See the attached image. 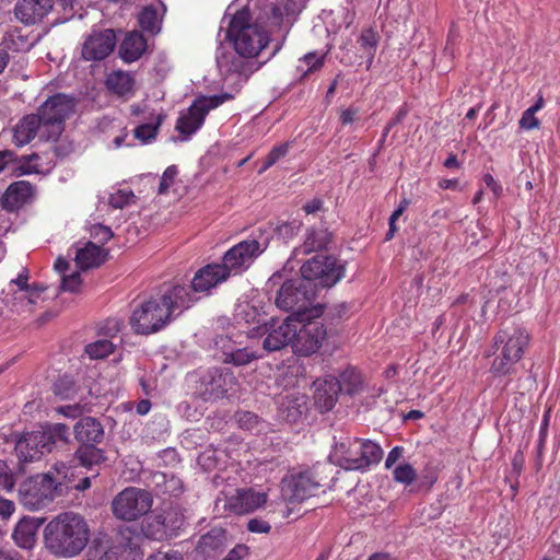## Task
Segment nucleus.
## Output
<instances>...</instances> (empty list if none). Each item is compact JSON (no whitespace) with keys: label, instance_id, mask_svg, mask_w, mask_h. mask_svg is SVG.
Here are the masks:
<instances>
[{"label":"nucleus","instance_id":"nucleus-1","mask_svg":"<svg viewBox=\"0 0 560 560\" xmlns=\"http://www.w3.org/2000/svg\"><path fill=\"white\" fill-rule=\"evenodd\" d=\"M302 279L285 281L276 298V305L290 312L294 320L319 318L323 307L315 305L318 288H330L345 276V266L334 256L317 255L305 261L301 269Z\"/></svg>","mask_w":560,"mask_h":560},{"label":"nucleus","instance_id":"nucleus-2","mask_svg":"<svg viewBox=\"0 0 560 560\" xmlns=\"http://www.w3.org/2000/svg\"><path fill=\"white\" fill-rule=\"evenodd\" d=\"M196 301L186 285H172L136 305L129 318L130 327L137 335L155 334Z\"/></svg>","mask_w":560,"mask_h":560},{"label":"nucleus","instance_id":"nucleus-3","mask_svg":"<svg viewBox=\"0 0 560 560\" xmlns=\"http://www.w3.org/2000/svg\"><path fill=\"white\" fill-rule=\"evenodd\" d=\"M89 540V524L74 512L58 514L44 528L45 548L56 557H75L84 550Z\"/></svg>","mask_w":560,"mask_h":560},{"label":"nucleus","instance_id":"nucleus-4","mask_svg":"<svg viewBox=\"0 0 560 560\" xmlns=\"http://www.w3.org/2000/svg\"><path fill=\"white\" fill-rule=\"evenodd\" d=\"M530 341L529 332L521 326L500 329L492 338L494 351L490 373L494 377L512 375L516 372V364L523 359ZM490 357L491 353H486Z\"/></svg>","mask_w":560,"mask_h":560},{"label":"nucleus","instance_id":"nucleus-5","mask_svg":"<svg viewBox=\"0 0 560 560\" xmlns=\"http://www.w3.org/2000/svg\"><path fill=\"white\" fill-rule=\"evenodd\" d=\"M69 427L48 423L40 430L24 433L15 443V453L21 464L34 463L49 454L58 443L67 444Z\"/></svg>","mask_w":560,"mask_h":560},{"label":"nucleus","instance_id":"nucleus-6","mask_svg":"<svg viewBox=\"0 0 560 560\" xmlns=\"http://www.w3.org/2000/svg\"><path fill=\"white\" fill-rule=\"evenodd\" d=\"M248 10L237 11L230 20L226 32L235 51L244 58H254L268 45L269 34L258 23H250Z\"/></svg>","mask_w":560,"mask_h":560},{"label":"nucleus","instance_id":"nucleus-7","mask_svg":"<svg viewBox=\"0 0 560 560\" xmlns=\"http://www.w3.org/2000/svg\"><path fill=\"white\" fill-rule=\"evenodd\" d=\"M332 457L346 470H366L381 462L383 450L371 440L347 439L336 443Z\"/></svg>","mask_w":560,"mask_h":560},{"label":"nucleus","instance_id":"nucleus-8","mask_svg":"<svg viewBox=\"0 0 560 560\" xmlns=\"http://www.w3.org/2000/svg\"><path fill=\"white\" fill-rule=\"evenodd\" d=\"M62 492V482L51 471L38 474L23 481L19 489L21 504L30 511L47 508Z\"/></svg>","mask_w":560,"mask_h":560},{"label":"nucleus","instance_id":"nucleus-9","mask_svg":"<svg viewBox=\"0 0 560 560\" xmlns=\"http://www.w3.org/2000/svg\"><path fill=\"white\" fill-rule=\"evenodd\" d=\"M233 98L234 95L231 93L197 96L190 106L179 114L176 120V130L186 138L190 137L203 126L205 119L210 110L218 108Z\"/></svg>","mask_w":560,"mask_h":560},{"label":"nucleus","instance_id":"nucleus-10","mask_svg":"<svg viewBox=\"0 0 560 560\" xmlns=\"http://www.w3.org/2000/svg\"><path fill=\"white\" fill-rule=\"evenodd\" d=\"M153 497L150 491L137 487L121 490L112 502V511L116 518L132 522L147 515L152 509Z\"/></svg>","mask_w":560,"mask_h":560},{"label":"nucleus","instance_id":"nucleus-11","mask_svg":"<svg viewBox=\"0 0 560 560\" xmlns=\"http://www.w3.org/2000/svg\"><path fill=\"white\" fill-rule=\"evenodd\" d=\"M74 109L72 98L56 94L49 97L38 108V117L47 131H44L45 139L56 141L65 130V120Z\"/></svg>","mask_w":560,"mask_h":560},{"label":"nucleus","instance_id":"nucleus-12","mask_svg":"<svg viewBox=\"0 0 560 560\" xmlns=\"http://www.w3.org/2000/svg\"><path fill=\"white\" fill-rule=\"evenodd\" d=\"M326 338L327 329L318 318H305L296 323L292 350L298 355L310 357L318 352Z\"/></svg>","mask_w":560,"mask_h":560},{"label":"nucleus","instance_id":"nucleus-13","mask_svg":"<svg viewBox=\"0 0 560 560\" xmlns=\"http://www.w3.org/2000/svg\"><path fill=\"white\" fill-rule=\"evenodd\" d=\"M320 487V482L310 470L291 472L281 481V494L289 503H300L316 495Z\"/></svg>","mask_w":560,"mask_h":560},{"label":"nucleus","instance_id":"nucleus-14","mask_svg":"<svg viewBox=\"0 0 560 560\" xmlns=\"http://www.w3.org/2000/svg\"><path fill=\"white\" fill-rule=\"evenodd\" d=\"M265 248L266 246L261 247V244L256 240L242 241L224 254L220 265L228 271L229 277L238 275L246 270Z\"/></svg>","mask_w":560,"mask_h":560},{"label":"nucleus","instance_id":"nucleus-15","mask_svg":"<svg viewBox=\"0 0 560 560\" xmlns=\"http://www.w3.org/2000/svg\"><path fill=\"white\" fill-rule=\"evenodd\" d=\"M296 320L292 316L285 319L271 318L262 327L261 335H265L262 347L266 351H278L293 343L296 334Z\"/></svg>","mask_w":560,"mask_h":560},{"label":"nucleus","instance_id":"nucleus-16","mask_svg":"<svg viewBox=\"0 0 560 560\" xmlns=\"http://www.w3.org/2000/svg\"><path fill=\"white\" fill-rule=\"evenodd\" d=\"M235 382L233 373L211 369L200 380L199 394L206 401L217 400L222 398Z\"/></svg>","mask_w":560,"mask_h":560},{"label":"nucleus","instance_id":"nucleus-17","mask_svg":"<svg viewBox=\"0 0 560 560\" xmlns=\"http://www.w3.org/2000/svg\"><path fill=\"white\" fill-rule=\"evenodd\" d=\"M116 46V35L113 30L93 32L82 45L81 55L86 61H101L108 57Z\"/></svg>","mask_w":560,"mask_h":560},{"label":"nucleus","instance_id":"nucleus-18","mask_svg":"<svg viewBox=\"0 0 560 560\" xmlns=\"http://www.w3.org/2000/svg\"><path fill=\"white\" fill-rule=\"evenodd\" d=\"M229 278L228 271L220 264H208L196 271L190 287L187 288L195 293H210Z\"/></svg>","mask_w":560,"mask_h":560},{"label":"nucleus","instance_id":"nucleus-19","mask_svg":"<svg viewBox=\"0 0 560 560\" xmlns=\"http://www.w3.org/2000/svg\"><path fill=\"white\" fill-rule=\"evenodd\" d=\"M35 187L27 180H18L8 186L0 205L8 212H15L33 201Z\"/></svg>","mask_w":560,"mask_h":560},{"label":"nucleus","instance_id":"nucleus-20","mask_svg":"<svg viewBox=\"0 0 560 560\" xmlns=\"http://www.w3.org/2000/svg\"><path fill=\"white\" fill-rule=\"evenodd\" d=\"M267 501L265 492L253 489H240L234 495L228 498L225 508L234 514H247L262 506Z\"/></svg>","mask_w":560,"mask_h":560},{"label":"nucleus","instance_id":"nucleus-21","mask_svg":"<svg viewBox=\"0 0 560 560\" xmlns=\"http://www.w3.org/2000/svg\"><path fill=\"white\" fill-rule=\"evenodd\" d=\"M54 8V0H19L14 14L25 25L42 21Z\"/></svg>","mask_w":560,"mask_h":560},{"label":"nucleus","instance_id":"nucleus-22","mask_svg":"<svg viewBox=\"0 0 560 560\" xmlns=\"http://www.w3.org/2000/svg\"><path fill=\"white\" fill-rule=\"evenodd\" d=\"M314 399L320 411L331 410L337 402L338 395L341 393L337 377L327 375L323 378H317L314 382Z\"/></svg>","mask_w":560,"mask_h":560},{"label":"nucleus","instance_id":"nucleus-23","mask_svg":"<svg viewBox=\"0 0 560 560\" xmlns=\"http://www.w3.org/2000/svg\"><path fill=\"white\" fill-rule=\"evenodd\" d=\"M44 128L40 117L37 114L24 116L13 129V142L18 147H23L30 143L40 132V138L45 139Z\"/></svg>","mask_w":560,"mask_h":560},{"label":"nucleus","instance_id":"nucleus-24","mask_svg":"<svg viewBox=\"0 0 560 560\" xmlns=\"http://www.w3.org/2000/svg\"><path fill=\"white\" fill-rule=\"evenodd\" d=\"M74 438L81 445L98 444L104 438L101 422L93 417H84L73 427Z\"/></svg>","mask_w":560,"mask_h":560},{"label":"nucleus","instance_id":"nucleus-25","mask_svg":"<svg viewBox=\"0 0 560 560\" xmlns=\"http://www.w3.org/2000/svg\"><path fill=\"white\" fill-rule=\"evenodd\" d=\"M226 541V530L214 527L200 537L196 550L205 557H214L224 550Z\"/></svg>","mask_w":560,"mask_h":560},{"label":"nucleus","instance_id":"nucleus-26","mask_svg":"<svg viewBox=\"0 0 560 560\" xmlns=\"http://www.w3.org/2000/svg\"><path fill=\"white\" fill-rule=\"evenodd\" d=\"M148 47L145 37L137 31L128 33L119 47L120 58L127 62H133L141 58Z\"/></svg>","mask_w":560,"mask_h":560},{"label":"nucleus","instance_id":"nucleus-27","mask_svg":"<svg viewBox=\"0 0 560 560\" xmlns=\"http://www.w3.org/2000/svg\"><path fill=\"white\" fill-rule=\"evenodd\" d=\"M106 250L92 242L79 248L75 254L77 266L82 270L100 267L106 260Z\"/></svg>","mask_w":560,"mask_h":560},{"label":"nucleus","instance_id":"nucleus-28","mask_svg":"<svg viewBox=\"0 0 560 560\" xmlns=\"http://www.w3.org/2000/svg\"><path fill=\"white\" fill-rule=\"evenodd\" d=\"M331 242V233L327 228H311L307 230L303 248L305 253L327 249Z\"/></svg>","mask_w":560,"mask_h":560},{"label":"nucleus","instance_id":"nucleus-29","mask_svg":"<svg viewBox=\"0 0 560 560\" xmlns=\"http://www.w3.org/2000/svg\"><path fill=\"white\" fill-rule=\"evenodd\" d=\"M340 384V392L353 396L363 389V377L361 372L354 366H348L337 377Z\"/></svg>","mask_w":560,"mask_h":560},{"label":"nucleus","instance_id":"nucleus-30","mask_svg":"<svg viewBox=\"0 0 560 560\" xmlns=\"http://www.w3.org/2000/svg\"><path fill=\"white\" fill-rule=\"evenodd\" d=\"M106 85L115 94L125 96L132 92L135 79L130 73L118 70L107 77Z\"/></svg>","mask_w":560,"mask_h":560},{"label":"nucleus","instance_id":"nucleus-31","mask_svg":"<svg viewBox=\"0 0 560 560\" xmlns=\"http://www.w3.org/2000/svg\"><path fill=\"white\" fill-rule=\"evenodd\" d=\"M15 544L23 549H31L36 541V528L34 524L27 520L20 521L12 534Z\"/></svg>","mask_w":560,"mask_h":560},{"label":"nucleus","instance_id":"nucleus-32","mask_svg":"<svg viewBox=\"0 0 560 560\" xmlns=\"http://www.w3.org/2000/svg\"><path fill=\"white\" fill-rule=\"evenodd\" d=\"M75 457L80 465L86 468L98 465L106 458L104 452L101 448H97L95 444L80 445L75 451Z\"/></svg>","mask_w":560,"mask_h":560},{"label":"nucleus","instance_id":"nucleus-33","mask_svg":"<svg viewBox=\"0 0 560 560\" xmlns=\"http://www.w3.org/2000/svg\"><path fill=\"white\" fill-rule=\"evenodd\" d=\"M7 47L13 51H28L36 43L28 34H24L22 28H13L8 33Z\"/></svg>","mask_w":560,"mask_h":560},{"label":"nucleus","instance_id":"nucleus-34","mask_svg":"<svg viewBox=\"0 0 560 560\" xmlns=\"http://www.w3.org/2000/svg\"><path fill=\"white\" fill-rule=\"evenodd\" d=\"M141 530L145 537L153 540H163L168 536L160 514L145 518L141 525Z\"/></svg>","mask_w":560,"mask_h":560},{"label":"nucleus","instance_id":"nucleus-35","mask_svg":"<svg viewBox=\"0 0 560 560\" xmlns=\"http://www.w3.org/2000/svg\"><path fill=\"white\" fill-rule=\"evenodd\" d=\"M380 36L375 30L372 27L365 28L362 31L358 43L360 44V47L364 50L366 56L369 57L368 60V69L370 68L373 58L376 52V48L378 45Z\"/></svg>","mask_w":560,"mask_h":560},{"label":"nucleus","instance_id":"nucleus-36","mask_svg":"<svg viewBox=\"0 0 560 560\" xmlns=\"http://www.w3.org/2000/svg\"><path fill=\"white\" fill-rule=\"evenodd\" d=\"M138 23L143 31L151 34H156L161 30V21L156 9L153 7H145L142 9L138 16Z\"/></svg>","mask_w":560,"mask_h":560},{"label":"nucleus","instance_id":"nucleus-37","mask_svg":"<svg viewBox=\"0 0 560 560\" xmlns=\"http://www.w3.org/2000/svg\"><path fill=\"white\" fill-rule=\"evenodd\" d=\"M260 355L257 352L250 350L247 347L238 348L230 353V357H219V359L225 364H233L235 366H243L250 363L254 360L259 359Z\"/></svg>","mask_w":560,"mask_h":560},{"label":"nucleus","instance_id":"nucleus-38","mask_svg":"<svg viewBox=\"0 0 560 560\" xmlns=\"http://www.w3.org/2000/svg\"><path fill=\"white\" fill-rule=\"evenodd\" d=\"M160 515L164 521L167 535H174L176 530L180 529L185 524V517L179 508L171 506L163 511V513H160Z\"/></svg>","mask_w":560,"mask_h":560},{"label":"nucleus","instance_id":"nucleus-39","mask_svg":"<svg viewBox=\"0 0 560 560\" xmlns=\"http://www.w3.org/2000/svg\"><path fill=\"white\" fill-rule=\"evenodd\" d=\"M114 350V343L112 342V340L106 338L98 339L85 346V353L91 359H104L112 354Z\"/></svg>","mask_w":560,"mask_h":560},{"label":"nucleus","instance_id":"nucleus-40","mask_svg":"<svg viewBox=\"0 0 560 560\" xmlns=\"http://www.w3.org/2000/svg\"><path fill=\"white\" fill-rule=\"evenodd\" d=\"M163 116L158 115L155 122L142 124L133 129L135 138L142 143H148L156 138L158 130L163 121Z\"/></svg>","mask_w":560,"mask_h":560},{"label":"nucleus","instance_id":"nucleus-41","mask_svg":"<svg viewBox=\"0 0 560 560\" xmlns=\"http://www.w3.org/2000/svg\"><path fill=\"white\" fill-rule=\"evenodd\" d=\"M136 201V196L130 188H121L109 195L108 205L115 209H122Z\"/></svg>","mask_w":560,"mask_h":560},{"label":"nucleus","instance_id":"nucleus-42","mask_svg":"<svg viewBox=\"0 0 560 560\" xmlns=\"http://www.w3.org/2000/svg\"><path fill=\"white\" fill-rule=\"evenodd\" d=\"M417 477L416 469L408 463L399 464L393 470V478L396 482L409 486Z\"/></svg>","mask_w":560,"mask_h":560},{"label":"nucleus","instance_id":"nucleus-43","mask_svg":"<svg viewBox=\"0 0 560 560\" xmlns=\"http://www.w3.org/2000/svg\"><path fill=\"white\" fill-rule=\"evenodd\" d=\"M122 322L118 318L110 317L102 322L97 327V335L106 339H112L121 330Z\"/></svg>","mask_w":560,"mask_h":560},{"label":"nucleus","instance_id":"nucleus-44","mask_svg":"<svg viewBox=\"0 0 560 560\" xmlns=\"http://www.w3.org/2000/svg\"><path fill=\"white\" fill-rule=\"evenodd\" d=\"M326 54H319L317 51H311L305 54L300 61L304 62L307 66V69L304 75L312 73L314 71L319 70L325 62Z\"/></svg>","mask_w":560,"mask_h":560},{"label":"nucleus","instance_id":"nucleus-45","mask_svg":"<svg viewBox=\"0 0 560 560\" xmlns=\"http://www.w3.org/2000/svg\"><path fill=\"white\" fill-rule=\"evenodd\" d=\"M177 175H178L177 166H175V165L167 166L161 177L158 192L160 195L166 194L168 191V189L175 183Z\"/></svg>","mask_w":560,"mask_h":560},{"label":"nucleus","instance_id":"nucleus-46","mask_svg":"<svg viewBox=\"0 0 560 560\" xmlns=\"http://www.w3.org/2000/svg\"><path fill=\"white\" fill-rule=\"evenodd\" d=\"M15 486V478L9 466L0 460V492L12 491Z\"/></svg>","mask_w":560,"mask_h":560},{"label":"nucleus","instance_id":"nucleus-47","mask_svg":"<svg viewBox=\"0 0 560 560\" xmlns=\"http://www.w3.org/2000/svg\"><path fill=\"white\" fill-rule=\"evenodd\" d=\"M540 125V120L536 117V113L529 108L523 112L518 121L520 128L526 131L539 129Z\"/></svg>","mask_w":560,"mask_h":560},{"label":"nucleus","instance_id":"nucleus-48","mask_svg":"<svg viewBox=\"0 0 560 560\" xmlns=\"http://www.w3.org/2000/svg\"><path fill=\"white\" fill-rule=\"evenodd\" d=\"M291 148L290 142H283L279 145H275L270 152L268 153L266 160H267V166H273L277 162H279L281 159L287 156L289 153V150Z\"/></svg>","mask_w":560,"mask_h":560},{"label":"nucleus","instance_id":"nucleus-49","mask_svg":"<svg viewBox=\"0 0 560 560\" xmlns=\"http://www.w3.org/2000/svg\"><path fill=\"white\" fill-rule=\"evenodd\" d=\"M214 345L221 352L220 357H230V353L237 349L235 341L224 335L218 336L214 340Z\"/></svg>","mask_w":560,"mask_h":560},{"label":"nucleus","instance_id":"nucleus-50","mask_svg":"<svg viewBox=\"0 0 560 560\" xmlns=\"http://www.w3.org/2000/svg\"><path fill=\"white\" fill-rule=\"evenodd\" d=\"M82 280L81 276L78 271L72 272L71 275H63L62 276V282H61V289L63 291L68 292H78L81 287Z\"/></svg>","mask_w":560,"mask_h":560},{"label":"nucleus","instance_id":"nucleus-51","mask_svg":"<svg viewBox=\"0 0 560 560\" xmlns=\"http://www.w3.org/2000/svg\"><path fill=\"white\" fill-rule=\"evenodd\" d=\"M163 478H166V476L163 475ZM164 487V492L170 495L177 497L183 492V482L175 476H171L168 479H165Z\"/></svg>","mask_w":560,"mask_h":560},{"label":"nucleus","instance_id":"nucleus-52","mask_svg":"<svg viewBox=\"0 0 560 560\" xmlns=\"http://www.w3.org/2000/svg\"><path fill=\"white\" fill-rule=\"evenodd\" d=\"M482 180L486 184V186L492 191L494 199H499L502 196V185L498 180H495L490 173L485 174L482 176Z\"/></svg>","mask_w":560,"mask_h":560},{"label":"nucleus","instance_id":"nucleus-53","mask_svg":"<svg viewBox=\"0 0 560 560\" xmlns=\"http://www.w3.org/2000/svg\"><path fill=\"white\" fill-rule=\"evenodd\" d=\"M247 529L252 533L268 534L271 529V526L264 520L253 518L247 523Z\"/></svg>","mask_w":560,"mask_h":560},{"label":"nucleus","instance_id":"nucleus-54","mask_svg":"<svg viewBox=\"0 0 560 560\" xmlns=\"http://www.w3.org/2000/svg\"><path fill=\"white\" fill-rule=\"evenodd\" d=\"M57 411L63 417L75 419L82 415L83 408L80 405L74 404L61 406L57 409Z\"/></svg>","mask_w":560,"mask_h":560},{"label":"nucleus","instance_id":"nucleus-55","mask_svg":"<svg viewBox=\"0 0 560 560\" xmlns=\"http://www.w3.org/2000/svg\"><path fill=\"white\" fill-rule=\"evenodd\" d=\"M92 235L101 243H106L113 237V232L109 228L104 225H96L92 230Z\"/></svg>","mask_w":560,"mask_h":560},{"label":"nucleus","instance_id":"nucleus-56","mask_svg":"<svg viewBox=\"0 0 560 560\" xmlns=\"http://www.w3.org/2000/svg\"><path fill=\"white\" fill-rule=\"evenodd\" d=\"M301 226L299 221L285 222L278 226L279 235L287 237L294 235Z\"/></svg>","mask_w":560,"mask_h":560},{"label":"nucleus","instance_id":"nucleus-57","mask_svg":"<svg viewBox=\"0 0 560 560\" xmlns=\"http://www.w3.org/2000/svg\"><path fill=\"white\" fill-rule=\"evenodd\" d=\"M268 22L271 25L279 26L283 20V13L278 4H271L268 13Z\"/></svg>","mask_w":560,"mask_h":560},{"label":"nucleus","instance_id":"nucleus-58","mask_svg":"<svg viewBox=\"0 0 560 560\" xmlns=\"http://www.w3.org/2000/svg\"><path fill=\"white\" fill-rule=\"evenodd\" d=\"M15 511L13 501L0 497V517L8 520Z\"/></svg>","mask_w":560,"mask_h":560},{"label":"nucleus","instance_id":"nucleus-59","mask_svg":"<svg viewBox=\"0 0 560 560\" xmlns=\"http://www.w3.org/2000/svg\"><path fill=\"white\" fill-rule=\"evenodd\" d=\"M248 555V548L245 545H236L231 549L223 560H242Z\"/></svg>","mask_w":560,"mask_h":560},{"label":"nucleus","instance_id":"nucleus-60","mask_svg":"<svg viewBox=\"0 0 560 560\" xmlns=\"http://www.w3.org/2000/svg\"><path fill=\"white\" fill-rule=\"evenodd\" d=\"M258 422V417L249 411L242 412L238 416V423L241 427H245L247 429L253 428Z\"/></svg>","mask_w":560,"mask_h":560},{"label":"nucleus","instance_id":"nucleus-61","mask_svg":"<svg viewBox=\"0 0 560 560\" xmlns=\"http://www.w3.org/2000/svg\"><path fill=\"white\" fill-rule=\"evenodd\" d=\"M409 109L406 104L400 106L395 113L394 117L386 124V127L393 129L396 125L400 124L406 118Z\"/></svg>","mask_w":560,"mask_h":560},{"label":"nucleus","instance_id":"nucleus-62","mask_svg":"<svg viewBox=\"0 0 560 560\" xmlns=\"http://www.w3.org/2000/svg\"><path fill=\"white\" fill-rule=\"evenodd\" d=\"M404 447L395 446L388 453L385 460V468L389 469L394 466V464L402 456Z\"/></svg>","mask_w":560,"mask_h":560},{"label":"nucleus","instance_id":"nucleus-63","mask_svg":"<svg viewBox=\"0 0 560 560\" xmlns=\"http://www.w3.org/2000/svg\"><path fill=\"white\" fill-rule=\"evenodd\" d=\"M409 205H410V200L408 198L401 199L397 209L389 217L388 224L396 225V221L402 215V213L406 211V209L408 208Z\"/></svg>","mask_w":560,"mask_h":560},{"label":"nucleus","instance_id":"nucleus-64","mask_svg":"<svg viewBox=\"0 0 560 560\" xmlns=\"http://www.w3.org/2000/svg\"><path fill=\"white\" fill-rule=\"evenodd\" d=\"M323 208H324V201L320 198H314L304 205L303 210L307 214H314L318 211H322Z\"/></svg>","mask_w":560,"mask_h":560}]
</instances>
